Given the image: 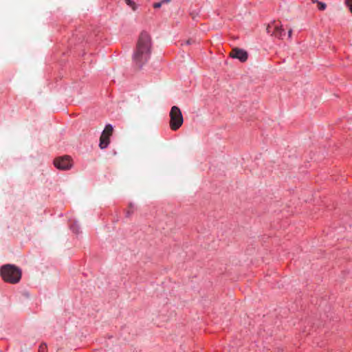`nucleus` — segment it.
<instances>
[{
    "label": "nucleus",
    "instance_id": "f257e3e1",
    "mask_svg": "<svg viewBox=\"0 0 352 352\" xmlns=\"http://www.w3.org/2000/svg\"><path fill=\"white\" fill-rule=\"evenodd\" d=\"M151 54V39L150 35L143 32L137 42L136 49L133 56L135 65L140 67L150 58Z\"/></svg>",
    "mask_w": 352,
    "mask_h": 352
},
{
    "label": "nucleus",
    "instance_id": "f03ea898",
    "mask_svg": "<svg viewBox=\"0 0 352 352\" xmlns=\"http://www.w3.org/2000/svg\"><path fill=\"white\" fill-rule=\"evenodd\" d=\"M0 274L4 281L16 284L21 280V271L14 265L7 264L0 268Z\"/></svg>",
    "mask_w": 352,
    "mask_h": 352
},
{
    "label": "nucleus",
    "instance_id": "7ed1b4c3",
    "mask_svg": "<svg viewBox=\"0 0 352 352\" xmlns=\"http://www.w3.org/2000/svg\"><path fill=\"white\" fill-rule=\"evenodd\" d=\"M170 128L173 131L178 130L184 122V118L180 109L177 106L172 107L170 113Z\"/></svg>",
    "mask_w": 352,
    "mask_h": 352
},
{
    "label": "nucleus",
    "instance_id": "20e7f679",
    "mask_svg": "<svg viewBox=\"0 0 352 352\" xmlns=\"http://www.w3.org/2000/svg\"><path fill=\"white\" fill-rule=\"evenodd\" d=\"M54 165L60 170H69L72 166V159L68 155L56 157L54 160Z\"/></svg>",
    "mask_w": 352,
    "mask_h": 352
},
{
    "label": "nucleus",
    "instance_id": "39448f33",
    "mask_svg": "<svg viewBox=\"0 0 352 352\" xmlns=\"http://www.w3.org/2000/svg\"><path fill=\"white\" fill-rule=\"evenodd\" d=\"M113 127L111 124L106 125L100 138L99 146L103 149L107 147L109 144V138L112 135Z\"/></svg>",
    "mask_w": 352,
    "mask_h": 352
},
{
    "label": "nucleus",
    "instance_id": "423d86ee",
    "mask_svg": "<svg viewBox=\"0 0 352 352\" xmlns=\"http://www.w3.org/2000/svg\"><path fill=\"white\" fill-rule=\"evenodd\" d=\"M230 54L232 58H237L241 62H245L248 57L246 51L237 47L232 49Z\"/></svg>",
    "mask_w": 352,
    "mask_h": 352
},
{
    "label": "nucleus",
    "instance_id": "0eeeda50",
    "mask_svg": "<svg viewBox=\"0 0 352 352\" xmlns=\"http://www.w3.org/2000/svg\"><path fill=\"white\" fill-rule=\"evenodd\" d=\"M273 32L272 35L278 38H282L283 36L285 35V31L283 29L282 25L280 22H273Z\"/></svg>",
    "mask_w": 352,
    "mask_h": 352
},
{
    "label": "nucleus",
    "instance_id": "6e6552de",
    "mask_svg": "<svg viewBox=\"0 0 352 352\" xmlns=\"http://www.w3.org/2000/svg\"><path fill=\"white\" fill-rule=\"evenodd\" d=\"M317 5H318V8L320 10H324L327 8V6L324 3H322V2H320V1H318L317 3Z\"/></svg>",
    "mask_w": 352,
    "mask_h": 352
},
{
    "label": "nucleus",
    "instance_id": "1a4fd4ad",
    "mask_svg": "<svg viewBox=\"0 0 352 352\" xmlns=\"http://www.w3.org/2000/svg\"><path fill=\"white\" fill-rule=\"evenodd\" d=\"M133 212V206L132 204H129V210L126 212V218H131V213Z\"/></svg>",
    "mask_w": 352,
    "mask_h": 352
},
{
    "label": "nucleus",
    "instance_id": "9d476101",
    "mask_svg": "<svg viewBox=\"0 0 352 352\" xmlns=\"http://www.w3.org/2000/svg\"><path fill=\"white\" fill-rule=\"evenodd\" d=\"M126 3L132 8L133 10H135V4L134 2L132 1V0H126Z\"/></svg>",
    "mask_w": 352,
    "mask_h": 352
},
{
    "label": "nucleus",
    "instance_id": "9b49d317",
    "mask_svg": "<svg viewBox=\"0 0 352 352\" xmlns=\"http://www.w3.org/2000/svg\"><path fill=\"white\" fill-rule=\"evenodd\" d=\"M344 2L350 12L352 13V0H344Z\"/></svg>",
    "mask_w": 352,
    "mask_h": 352
},
{
    "label": "nucleus",
    "instance_id": "f8f14e48",
    "mask_svg": "<svg viewBox=\"0 0 352 352\" xmlns=\"http://www.w3.org/2000/svg\"><path fill=\"white\" fill-rule=\"evenodd\" d=\"M38 352H47V346L45 344H41L39 346Z\"/></svg>",
    "mask_w": 352,
    "mask_h": 352
},
{
    "label": "nucleus",
    "instance_id": "ddd939ff",
    "mask_svg": "<svg viewBox=\"0 0 352 352\" xmlns=\"http://www.w3.org/2000/svg\"><path fill=\"white\" fill-rule=\"evenodd\" d=\"M273 27V22L271 24H269L267 27V32L268 34H270L271 35H272Z\"/></svg>",
    "mask_w": 352,
    "mask_h": 352
},
{
    "label": "nucleus",
    "instance_id": "4468645a",
    "mask_svg": "<svg viewBox=\"0 0 352 352\" xmlns=\"http://www.w3.org/2000/svg\"><path fill=\"white\" fill-rule=\"evenodd\" d=\"M162 6V2H157L153 4V8H160Z\"/></svg>",
    "mask_w": 352,
    "mask_h": 352
},
{
    "label": "nucleus",
    "instance_id": "2eb2a0df",
    "mask_svg": "<svg viewBox=\"0 0 352 352\" xmlns=\"http://www.w3.org/2000/svg\"><path fill=\"white\" fill-rule=\"evenodd\" d=\"M77 225L76 223H74L73 225L71 226V229L73 230V232H77L78 230H77Z\"/></svg>",
    "mask_w": 352,
    "mask_h": 352
},
{
    "label": "nucleus",
    "instance_id": "dca6fc26",
    "mask_svg": "<svg viewBox=\"0 0 352 352\" xmlns=\"http://www.w3.org/2000/svg\"><path fill=\"white\" fill-rule=\"evenodd\" d=\"M292 35V30L289 29V31H288V36H289V38H291Z\"/></svg>",
    "mask_w": 352,
    "mask_h": 352
},
{
    "label": "nucleus",
    "instance_id": "f3484780",
    "mask_svg": "<svg viewBox=\"0 0 352 352\" xmlns=\"http://www.w3.org/2000/svg\"><path fill=\"white\" fill-rule=\"evenodd\" d=\"M171 0H162L161 2L162 4L168 3Z\"/></svg>",
    "mask_w": 352,
    "mask_h": 352
},
{
    "label": "nucleus",
    "instance_id": "a211bd4d",
    "mask_svg": "<svg viewBox=\"0 0 352 352\" xmlns=\"http://www.w3.org/2000/svg\"><path fill=\"white\" fill-rule=\"evenodd\" d=\"M193 42H194V41H192L191 39H188V40H187V41H186V43L187 45H190V44H191V43H193Z\"/></svg>",
    "mask_w": 352,
    "mask_h": 352
},
{
    "label": "nucleus",
    "instance_id": "6ab92c4d",
    "mask_svg": "<svg viewBox=\"0 0 352 352\" xmlns=\"http://www.w3.org/2000/svg\"><path fill=\"white\" fill-rule=\"evenodd\" d=\"M313 3H316L318 1V0H311Z\"/></svg>",
    "mask_w": 352,
    "mask_h": 352
}]
</instances>
